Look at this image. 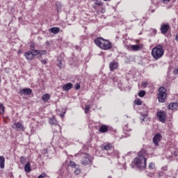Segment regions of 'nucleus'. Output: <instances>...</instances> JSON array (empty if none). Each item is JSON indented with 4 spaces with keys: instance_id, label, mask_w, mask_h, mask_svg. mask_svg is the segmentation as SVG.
Returning <instances> with one entry per match:
<instances>
[{
    "instance_id": "obj_1",
    "label": "nucleus",
    "mask_w": 178,
    "mask_h": 178,
    "mask_svg": "<svg viewBox=\"0 0 178 178\" xmlns=\"http://www.w3.org/2000/svg\"><path fill=\"white\" fill-rule=\"evenodd\" d=\"M147 152L145 149H142L138 153V156L134 159L132 168H138L140 170H144L147 168Z\"/></svg>"
},
{
    "instance_id": "obj_2",
    "label": "nucleus",
    "mask_w": 178,
    "mask_h": 178,
    "mask_svg": "<svg viewBox=\"0 0 178 178\" xmlns=\"http://www.w3.org/2000/svg\"><path fill=\"white\" fill-rule=\"evenodd\" d=\"M94 42L97 47L101 48V49H104V51H108V49H112V42L102 38H97L94 40Z\"/></svg>"
},
{
    "instance_id": "obj_3",
    "label": "nucleus",
    "mask_w": 178,
    "mask_h": 178,
    "mask_svg": "<svg viewBox=\"0 0 178 178\" xmlns=\"http://www.w3.org/2000/svg\"><path fill=\"white\" fill-rule=\"evenodd\" d=\"M165 54V50L163 49V46L162 44H159L154 47L152 50V56H153L155 60L161 59Z\"/></svg>"
},
{
    "instance_id": "obj_4",
    "label": "nucleus",
    "mask_w": 178,
    "mask_h": 178,
    "mask_svg": "<svg viewBox=\"0 0 178 178\" xmlns=\"http://www.w3.org/2000/svg\"><path fill=\"white\" fill-rule=\"evenodd\" d=\"M81 163L83 166L91 165L92 163V158L87 153H83L81 155Z\"/></svg>"
},
{
    "instance_id": "obj_5",
    "label": "nucleus",
    "mask_w": 178,
    "mask_h": 178,
    "mask_svg": "<svg viewBox=\"0 0 178 178\" xmlns=\"http://www.w3.org/2000/svg\"><path fill=\"white\" fill-rule=\"evenodd\" d=\"M158 99L160 102H165V99H166V88L165 87L159 88Z\"/></svg>"
},
{
    "instance_id": "obj_6",
    "label": "nucleus",
    "mask_w": 178,
    "mask_h": 178,
    "mask_svg": "<svg viewBox=\"0 0 178 178\" xmlns=\"http://www.w3.org/2000/svg\"><path fill=\"white\" fill-rule=\"evenodd\" d=\"M12 127L14 130H16V131H24L25 130L24 126H23L19 122H15L12 125Z\"/></svg>"
},
{
    "instance_id": "obj_7",
    "label": "nucleus",
    "mask_w": 178,
    "mask_h": 178,
    "mask_svg": "<svg viewBox=\"0 0 178 178\" xmlns=\"http://www.w3.org/2000/svg\"><path fill=\"white\" fill-rule=\"evenodd\" d=\"M157 117L161 123H165L166 122V113L165 111H159L157 112Z\"/></svg>"
},
{
    "instance_id": "obj_8",
    "label": "nucleus",
    "mask_w": 178,
    "mask_h": 178,
    "mask_svg": "<svg viewBox=\"0 0 178 178\" xmlns=\"http://www.w3.org/2000/svg\"><path fill=\"white\" fill-rule=\"evenodd\" d=\"M162 140V135L160 133H157L153 137V143L156 145H159V143Z\"/></svg>"
},
{
    "instance_id": "obj_9",
    "label": "nucleus",
    "mask_w": 178,
    "mask_h": 178,
    "mask_svg": "<svg viewBox=\"0 0 178 178\" xmlns=\"http://www.w3.org/2000/svg\"><path fill=\"white\" fill-rule=\"evenodd\" d=\"M33 93V90L30 88H23L19 90V94L21 95H31Z\"/></svg>"
},
{
    "instance_id": "obj_10",
    "label": "nucleus",
    "mask_w": 178,
    "mask_h": 178,
    "mask_svg": "<svg viewBox=\"0 0 178 178\" xmlns=\"http://www.w3.org/2000/svg\"><path fill=\"white\" fill-rule=\"evenodd\" d=\"M110 70L111 72H113L114 70H116L118 67H119V63L116 61H112L109 65Z\"/></svg>"
},
{
    "instance_id": "obj_11",
    "label": "nucleus",
    "mask_w": 178,
    "mask_h": 178,
    "mask_svg": "<svg viewBox=\"0 0 178 178\" xmlns=\"http://www.w3.org/2000/svg\"><path fill=\"white\" fill-rule=\"evenodd\" d=\"M130 48L132 49V51H140V49H143L144 48L143 44H132L130 46Z\"/></svg>"
},
{
    "instance_id": "obj_12",
    "label": "nucleus",
    "mask_w": 178,
    "mask_h": 178,
    "mask_svg": "<svg viewBox=\"0 0 178 178\" xmlns=\"http://www.w3.org/2000/svg\"><path fill=\"white\" fill-rule=\"evenodd\" d=\"M170 26L169 24H163L161 26V31L162 33V34H166V33H168V30H169Z\"/></svg>"
},
{
    "instance_id": "obj_13",
    "label": "nucleus",
    "mask_w": 178,
    "mask_h": 178,
    "mask_svg": "<svg viewBox=\"0 0 178 178\" xmlns=\"http://www.w3.org/2000/svg\"><path fill=\"white\" fill-rule=\"evenodd\" d=\"M24 56L27 60H33V58H34L31 51H26L24 53Z\"/></svg>"
},
{
    "instance_id": "obj_14",
    "label": "nucleus",
    "mask_w": 178,
    "mask_h": 178,
    "mask_svg": "<svg viewBox=\"0 0 178 178\" xmlns=\"http://www.w3.org/2000/svg\"><path fill=\"white\" fill-rule=\"evenodd\" d=\"M140 122L143 123V122H147L148 120V115L147 113H140Z\"/></svg>"
},
{
    "instance_id": "obj_15",
    "label": "nucleus",
    "mask_w": 178,
    "mask_h": 178,
    "mask_svg": "<svg viewBox=\"0 0 178 178\" xmlns=\"http://www.w3.org/2000/svg\"><path fill=\"white\" fill-rule=\"evenodd\" d=\"M72 88L73 84H72L71 83H68L63 86V90H65V91H69V90H72Z\"/></svg>"
},
{
    "instance_id": "obj_16",
    "label": "nucleus",
    "mask_w": 178,
    "mask_h": 178,
    "mask_svg": "<svg viewBox=\"0 0 178 178\" xmlns=\"http://www.w3.org/2000/svg\"><path fill=\"white\" fill-rule=\"evenodd\" d=\"M31 163L29 161H28L25 165H24V171L26 172V173H30V172H31Z\"/></svg>"
},
{
    "instance_id": "obj_17",
    "label": "nucleus",
    "mask_w": 178,
    "mask_h": 178,
    "mask_svg": "<svg viewBox=\"0 0 178 178\" xmlns=\"http://www.w3.org/2000/svg\"><path fill=\"white\" fill-rule=\"evenodd\" d=\"M177 106H178L177 102H172L168 105L169 109H171L172 111H175V109H177Z\"/></svg>"
},
{
    "instance_id": "obj_18",
    "label": "nucleus",
    "mask_w": 178,
    "mask_h": 178,
    "mask_svg": "<svg viewBox=\"0 0 178 178\" xmlns=\"http://www.w3.org/2000/svg\"><path fill=\"white\" fill-rule=\"evenodd\" d=\"M50 33H52V34H58L59 31H60V29L58 27H52L49 29Z\"/></svg>"
},
{
    "instance_id": "obj_19",
    "label": "nucleus",
    "mask_w": 178,
    "mask_h": 178,
    "mask_svg": "<svg viewBox=\"0 0 178 178\" xmlns=\"http://www.w3.org/2000/svg\"><path fill=\"white\" fill-rule=\"evenodd\" d=\"M0 168L1 169L5 168V157L3 156H0Z\"/></svg>"
},
{
    "instance_id": "obj_20",
    "label": "nucleus",
    "mask_w": 178,
    "mask_h": 178,
    "mask_svg": "<svg viewBox=\"0 0 178 178\" xmlns=\"http://www.w3.org/2000/svg\"><path fill=\"white\" fill-rule=\"evenodd\" d=\"M100 133H106L108 131V126L102 125L99 129Z\"/></svg>"
},
{
    "instance_id": "obj_21",
    "label": "nucleus",
    "mask_w": 178,
    "mask_h": 178,
    "mask_svg": "<svg viewBox=\"0 0 178 178\" xmlns=\"http://www.w3.org/2000/svg\"><path fill=\"white\" fill-rule=\"evenodd\" d=\"M49 98H51V96L49 94H45L42 96V99L44 102H47L49 101Z\"/></svg>"
},
{
    "instance_id": "obj_22",
    "label": "nucleus",
    "mask_w": 178,
    "mask_h": 178,
    "mask_svg": "<svg viewBox=\"0 0 178 178\" xmlns=\"http://www.w3.org/2000/svg\"><path fill=\"white\" fill-rule=\"evenodd\" d=\"M111 148H112V144H111V143H108L106 145H104L102 147V149H104L106 151H109V149H111Z\"/></svg>"
},
{
    "instance_id": "obj_23",
    "label": "nucleus",
    "mask_w": 178,
    "mask_h": 178,
    "mask_svg": "<svg viewBox=\"0 0 178 178\" xmlns=\"http://www.w3.org/2000/svg\"><path fill=\"white\" fill-rule=\"evenodd\" d=\"M58 123V121H56V119L55 118V117H51L49 118V124H56Z\"/></svg>"
},
{
    "instance_id": "obj_24",
    "label": "nucleus",
    "mask_w": 178,
    "mask_h": 178,
    "mask_svg": "<svg viewBox=\"0 0 178 178\" xmlns=\"http://www.w3.org/2000/svg\"><path fill=\"white\" fill-rule=\"evenodd\" d=\"M31 53L32 54V56H37V55H40V50H34V49H32V50L31 51Z\"/></svg>"
},
{
    "instance_id": "obj_25",
    "label": "nucleus",
    "mask_w": 178,
    "mask_h": 178,
    "mask_svg": "<svg viewBox=\"0 0 178 178\" xmlns=\"http://www.w3.org/2000/svg\"><path fill=\"white\" fill-rule=\"evenodd\" d=\"M5 113V106H3V104H0V113L1 115H3Z\"/></svg>"
},
{
    "instance_id": "obj_26",
    "label": "nucleus",
    "mask_w": 178,
    "mask_h": 178,
    "mask_svg": "<svg viewBox=\"0 0 178 178\" xmlns=\"http://www.w3.org/2000/svg\"><path fill=\"white\" fill-rule=\"evenodd\" d=\"M111 156H115V158L119 159V151H114L113 153H111Z\"/></svg>"
},
{
    "instance_id": "obj_27",
    "label": "nucleus",
    "mask_w": 178,
    "mask_h": 178,
    "mask_svg": "<svg viewBox=\"0 0 178 178\" xmlns=\"http://www.w3.org/2000/svg\"><path fill=\"white\" fill-rule=\"evenodd\" d=\"M69 166H70L71 168H76L77 165H76V163H74V161H70L69 163Z\"/></svg>"
},
{
    "instance_id": "obj_28",
    "label": "nucleus",
    "mask_w": 178,
    "mask_h": 178,
    "mask_svg": "<svg viewBox=\"0 0 178 178\" xmlns=\"http://www.w3.org/2000/svg\"><path fill=\"white\" fill-rule=\"evenodd\" d=\"M57 66L60 67V69H62V67H63V64L62 63V61L60 60H58Z\"/></svg>"
},
{
    "instance_id": "obj_29",
    "label": "nucleus",
    "mask_w": 178,
    "mask_h": 178,
    "mask_svg": "<svg viewBox=\"0 0 178 178\" xmlns=\"http://www.w3.org/2000/svg\"><path fill=\"white\" fill-rule=\"evenodd\" d=\"M135 105H143V102L140 99H137L134 101Z\"/></svg>"
},
{
    "instance_id": "obj_30",
    "label": "nucleus",
    "mask_w": 178,
    "mask_h": 178,
    "mask_svg": "<svg viewBox=\"0 0 178 178\" xmlns=\"http://www.w3.org/2000/svg\"><path fill=\"white\" fill-rule=\"evenodd\" d=\"M138 95L139 97H140L141 98H143V97H144V95H145V92L144 90H140L138 92Z\"/></svg>"
},
{
    "instance_id": "obj_31",
    "label": "nucleus",
    "mask_w": 178,
    "mask_h": 178,
    "mask_svg": "<svg viewBox=\"0 0 178 178\" xmlns=\"http://www.w3.org/2000/svg\"><path fill=\"white\" fill-rule=\"evenodd\" d=\"M20 163L22 164V165H24V163H26V158L22 156L20 158Z\"/></svg>"
},
{
    "instance_id": "obj_32",
    "label": "nucleus",
    "mask_w": 178,
    "mask_h": 178,
    "mask_svg": "<svg viewBox=\"0 0 178 178\" xmlns=\"http://www.w3.org/2000/svg\"><path fill=\"white\" fill-rule=\"evenodd\" d=\"M141 86L143 88H147V86H148V83L147 81L142 82Z\"/></svg>"
},
{
    "instance_id": "obj_33",
    "label": "nucleus",
    "mask_w": 178,
    "mask_h": 178,
    "mask_svg": "<svg viewBox=\"0 0 178 178\" xmlns=\"http://www.w3.org/2000/svg\"><path fill=\"white\" fill-rule=\"evenodd\" d=\"M95 5H98V6H101L102 5V3H101V0H95Z\"/></svg>"
},
{
    "instance_id": "obj_34",
    "label": "nucleus",
    "mask_w": 178,
    "mask_h": 178,
    "mask_svg": "<svg viewBox=\"0 0 178 178\" xmlns=\"http://www.w3.org/2000/svg\"><path fill=\"white\" fill-rule=\"evenodd\" d=\"M155 168V163H150L149 164V169H154Z\"/></svg>"
},
{
    "instance_id": "obj_35",
    "label": "nucleus",
    "mask_w": 178,
    "mask_h": 178,
    "mask_svg": "<svg viewBox=\"0 0 178 178\" xmlns=\"http://www.w3.org/2000/svg\"><path fill=\"white\" fill-rule=\"evenodd\" d=\"M89 111H90V106L88 105L85 106V113H88Z\"/></svg>"
},
{
    "instance_id": "obj_36",
    "label": "nucleus",
    "mask_w": 178,
    "mask_h": 178,
    "mask_svg": "<svg viewBox=\"0 0 178 178\" xmlns=\"http://www.w3.org/2000/svg\"><path fill=\"white\" fill-rule=\"evenodd\" d=\"M74 173L75 175H79V173H81V170H80V169L79 168H76L74 170Z\"/></svg>"
},
{
    "instance_id": "obj_37",
    "label": "nucleus",
    "mask_w": 178,
    "mask_h": 178,
    "mask_svg": "<svg viewBox=\"0 0 178 178\" xmlns=\"http://www.w3.org/2000/svg\"><path fill=\"white\" fill-rule=\"evenodd\" d=\"M75 90H80V83H76Z\"/></svg>"
},
{
    "instance_id": "obj_38",
    "label": "nucleus",
    "mask_w": 178,
    "mask_h": 178,
    "mask_svg": "<svg viewBox=\"0 0 178 178\" xmlns=\"http://www.w3.org/2000/svg\"><path fill=\"white\" fill-rule=\"evenodd\" d=\"M41 63H42L43 65H47V60H42Z\"/></svg>"
},
{
    "instance_id": "obj_39",
    "label": "nucleus",
    "mask_w": 178,
    "mask_h": 178,
    "mask_svg": "<svg viewBox=\"0 0 178 178\" xmlns=\"http://www.w3.org/2000/svg\"><path fill=\"white\" fill-rule=\"evenodd\" d=\"M173 73H174V74H178V68L175 69V70L173 71Z\"/></svg>"
},
{
    "instance_id": "obj_40",
    "label": "nucleus",
    "mask_w": 178,
    "mask_h": 178,
    "mask_svg": "<svg viewBox=\"0 0 178 178\" xmlns=\"http://www.w3.org/2000/svg\"><path fill=\"white\" fill-rule=\"evenodd\" d=\"M129 127L128 125H126L125 127H124V130H126L127 131H130V129H128L127 128Z\"/></svg>"
},
{
    "instance_id": "obj_41",
    "label": "nucleus",
    "mask_w": 178,
    "mask_h": 178,
    "mask_svg": "<svg viewBox=\"0 0 178 178\" xmlns=\"http://www.w3.org/2000/svg\"><path fill=\"white\" fill-rule=\"evenodd\" d=\"M106 10V8H102L101 12H102V13H105Z\"/></svg>"
},
{
    "instance_id": "obj_42",
    "label": "nucleus",
    "mask_w": 178,
    "mask_h": 178,
    "mask_svg": "<svg viewBox=\"0 0 178 178\" xmlns=\"http://www.w3.org/2000/svg\"><path fill=\"white\" fill-rule=\"evenodd\" d=\"M163 3H168L170 2V0H163Z\"/></svg>"
},
{
    "instance_id": "obj_43",
    "label": "nucleus",
    "mask_w": 178,
    "mask_h": 178,
    "mask_svg": "<svg viewBox=\"0 0 178 178\" xmlns=\"http://www.w3.org/2000/svg\"><path fill=\"white\" fill-rule=\"evenodd\" d=\"M42 55H45V54H47V51H44V50L42 51Z\"/></svg>"
},
{
    "instance_id": "obj_44",
    "label": "nucleus",
    "mask_w": 178,
    "mask_h": 178,
    "mask_svg": "<svg viewBox=\"0 0 178 178\" xmlns=\"http://www.w3.org/2000/svg\"><path fill=\"white\" fill-rule=\"evenodd\" d=\"M60 118H65V115L64 114H60Z\"/></svg>"
},
{
    "instance_id": "obj_45",
    "label": "nucleus",
    "mask_w": 178,
    "mask_h": 178,
    "mask_svg": "<svg viewBox=\"0 0 178 178\" xmlns=\"http://www.w3.org/2000/svg\"><path fill=\"white\" fill-rule=\"evenodd\" d=\"M149 176L150 177H154V173H151Z\"/></svg>"
},
{
    "instance_id": "obj_46",
    "label": "nucleus",
    "mask_w": 178,
    "mask_h": 178,
    "mask_svg": "<svg viewBox=\"0 0 178 178\" xmlns=\"http://www.w3.org/2000/svg\"><path fill=\"white\" fill-rule=\"evenodd\" d=\"M31 48H34V44H31Z\"/></svg>"
},
{
    "instance_id": "obj_47",
    "label": "nucleus",
    "mask_w": 178,
    "mask_h": 178,
    "mask_svg": "<svg viewBox=\"0 0 178 178\" xmlns=\"http://www.w3.org/2000/svg\"><path fill=\"white\" fill-rule=\"evenodd\" d=\"M76 49H80V47L76 46Z\"/></svg>"
},
{
    "instance_id": "obj_48",
    "label": "nucleus",
    "mask_w": 178,
    "mask_h": 178,
    "mask_svg": "<svg viewBox=\"0 0 178 178\" xmlns=\"http://www.w3.org/2000/svg\"><path fill=\"white\" fill-rule=\"evenodd\" d=\"M47 44H49V42H47Z\"/></svg>"
},
{
    "instance_id": "obj_49",
    "label": "nucleus",
    "mask_w": 178,
    "mask_h": 178,
    "mask_svg": "<svg viewBox=\"0 0 178 178\" xmlns=\"http://www.w3.org/2000/svg\"><path fill=\"white\" fill-rule=\"evenodd\" d=\"M175 178V177H174Z\"/></svg>"
}]
</instances>
